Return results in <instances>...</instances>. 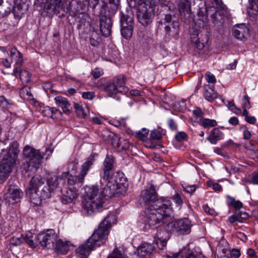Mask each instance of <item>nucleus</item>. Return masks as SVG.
<instances>
[{
	"mask_svg": "<svg viewBox=\"0 0 258 258\" xmlns=\"http://www.w3.org/2000/svg\"><path fill=\"white\" fill-rule=\"evenodd\" d=\"M203 95L209 102H213L218 97V94L214 90V85H205L204 88Z\"/></svg>",
	"mask_w": 258,
	"mask_h": 258,
	"instance_id": "nucleus-31",
	"label": "nucleus"
},
{
	"mask_svg": "<svg viewBox=\"0 0 258 258\" xmlns=\"http://www.w3.org/2000/svg\"><path fill=\"white\" fill-rule=\"evenodd\" d=\"M42 114L44 117H47L55 120L57 119L59 116L62 115V112L59 109L46 106L43 107Z\"/></svg>",
	"mask_w": 258,
	"mask_h": 258,
	"instance_id": "nucleus-28",
	"label": "nucleus"
},
{
	"mask_svg": "<svg viewBox=\"0 0 258 258\" xmlns=\"http://www.w3.org/2000/svg\"><path fill=\"white\" fill-rule=\"evenodd\" d=\"M76 14L78 15L76 21L79 29H85L90 26V17L88 14L86 12H81V13H76Z\"/></svg>",
	"mask_w": 258,
	"mask_h": 258,
	"instance_id": "nucleus-29",
	"label": "nucleus"
},
{
	"mask_svg": "<svg viewBox=\"0 0 258 258\" xmlns=\"http://www.w3.org/2000/svg\"><path fill=\"white\" fill-rule=\"evenodd\" d=\"M161 7L166 13L160 14L161 17L160 23L164 28L166 33L173 35L178 33V19L175 14V5L170 0H164L161 2Z\"/></svg>",
	"mask_w": 258,
	"mask_h": 258,
	"instance_id": "nucleus-4",
	"label": "nucleus"
},
{
	"mask_svg": "<svg viewBox=\"0 0 258 258\" xmlns=\"http://www.w3.org/2000/svg\"><path fill=\"white\" fill-rule=\"evenodd\" d=\"M112 82L116 86L117 89H119V92H126L127 90V88L125 87V82L124 80L123 76H118L115 77Z\"/></svg>",
	"mask_w": 258,
	"mask_h": 258,
	"instance_id": "nucleus-42",
	"label": "nucleus"
},
{
	"mask_svg": "<svg viewBox=\"0 0 258 258\" xmlns=\"http://www.w3.org/2000/svg\"><path fill=\"white\" fill-rule=\"evenodd\" d=\"M45 179L41 175L36 174L31 179L30 181V186L29 188V192L31 194L35 191H36L40 186L43 185L45 183Z\"/></svg>",
	"mask_w": 258,
	"mask_h": 258,
	"instance_id": "nucleus-26",
	"label": "nucleus"
},
{
	"mask_svg": "<svg viewBox=\"0 0 258 258\" xmlns=\"http://www.w3.org/2000/svg\"><path fill=\"white\" fill-rule=\"evenodd\" d=\"M252 3L251 6L248 10V13L250 16H252L253 18L256 17L258 12V0H252Z\"/></svg>",
	"mask_w": 258,
	"mask_h": 258,
	"instance_id": "nucleus-46",
	"label": "nucleus"
},
{
	"mask_svg": "<svg viewBox=\"0 0 258 258\" xmlns=\"http://www.w3.org/2000/svg\"><path fill=\"white\" fill-rule=\"evenodd\" d=\"M107 258H123V256L121 251L117 248H115L112 252L107 256Z\"/></svg>",
	"mask_w": 258,
	"mask_h": 258,
	"instance_id": "nucleus-59",
	"label": "nucleus"
},
{
	"mask_svg": "<svg viewBox=\"0 0 258 258\" xmlns=\"http://www.w3.org/2000/svg\"><path fill=\"white\" fill-rule=\"evenodd\" d=\"M249 32V29L244 24H237L232 29V35L237 39L244 40Z\"/></svg>",
	"mask_w": 258,
	"mask_h": 258,
	"instance_id": "nucleus-24",
	"label": "nucleus"
},
{
	"mask_svg": "<svg viewBox=\"0 0 258 258\" xmlns=\"http://www.w3.org/2000/svg\"><path fill=\"white\" fill-rule=\"evenodd\" d=\"M175 139L178 142L186 141L188 140V136L184 132H179L175 135Z\"/></svg>",
	"mask_w": 258,
	"mask_h": 258,
	"instance_id": "nucleus-53",
	"label": "nucleus"
},
{
	"mask_svg": "<svg viewBox=\"0 0 258 258\" xmlns=\"http://www.w3.org/2000/svg\"><path fill=\"white\" fill-rule=\"evenodd\" d=\"M148 209L156 210L164 217H170L173 210L172 202L168 197L158 198L156 186L152 183H148L145 190L141 195Z\"/></svg>",
	"mask_w": 258,
	"mask_h": 258,
	"instance_id": "nucleus-2",
	"label": "nucleus"
},
{
	"mask_svg": "<svg viewBox=\"0 0 258 258\" xmlns=\"http://www.w3.org/2000/svg\"><path fill=\"white\" fill-rule=\"evenodd\" d=\"M82 97L85 99L92 100L95 97L93 92H85L82 93Z\"/></svg>",
	"mask_w": 258,
	"mask_h": 258,
	"instance_id": "nucleus-63",
	"label": "nucleus"
},
{
	"mask_svg": "<svg viewBox=\"0 0 258 258\" xmlns=\"http://www.w3.org/2000/svg\"><path fill=\"white\" fill-rule=\"evenodd\" d=\"M226 198L228 200L227 205L228 206L232 207L235 210H239L242 208L243 204L240 201L236 200L234 198L229 195H227Z\"/></svg>",
	"mask_w": 258,
	"mask_h": 258,
	"instance_id": "nucleus-43",
	"label": "nucleus"
},
{
	"mask_svg": "<svg viewBox=\"0 0 258 258\" xmlns=\"http://www.w3.org/2000/svg\"><path fill=\"white\" fill-rule=\"evenodd\" d=\"M103 71L99 68H96L91 72V75L93 78L97 79L103 75Z\"/></svg>",
	"mask_w": 258,
	"mask_h": 258,
	"instance_id": "nucleus-58",
	"label": "nucleus"
},
{
	"mask_svg": "<svg viewBox=\"0 0 258 258\" xmlns=\"http://www.w3.org/2000/svg\"><path fill=\"white\" fill-rule=\"evenodd\" d=\"M10 56L14 59L16 66H23L24 64L23 56L15 47L12 48L10 51Z\"/></svg>",
	"mask_w": 258,
	"mask_h": 258,
	"instance_id": "nucleus-32",
	"label": "nucleus"
},
{
	"mask_svg": "<svg viewBox=\"0 0 258 258\" xmlns=\"http://www.w3.org/2000/svg\"><path fill=\"white\" fill-rule=\"evenodd\" d=\"M54 100L56 104L61 108L65 114H69L71 113V104L66 98L61 96H57L54 98Z\"/></svg>",
	"mask_w": 258,
	"mask_h": 258,
	"instance_id": "nucleus-30",
	"label": "nucleus"
},
{
	"mask_svg": "<svg viewBox=\"0 0 258 258\" xmlns=\"http://www.w3.org/2000/svg\"><path fill=\"white\" fill-rule=\"evenodd\" d=\"M250 183L253 184H258V172H254L252 173Z\"/></svg>",
	"mask_w": 258,
	"mask_h": 258,
	"instance_id": "nucleus-64",
	"label": "nucleus"
},
{
	"mask_svg": "<svg viewBox=\"0 0 258 258\" xmlns=\"http://www.w3.org/2000/svg\"><path fill=\"white\" fill-rule=\"evenodd\" d=\"M23 152L25 158L29 161L23 163L22 168L26 172L36 170L41 162L43 155L39 150L29 145L24 147Z\"/></svg>",
	"mask_w": 258,
	"mask_h": 258,
	"instance_id": "nucleus-9",
	"label": "nucleus"
},
{
	"mask_svg": "<svg viewBox=\"0 0 258 258\" xmlns=\"http://www.w3.org/2000/svg\"><path fill=\"white\" fill-rule=\"evenodd\" d=\"M203 208L205 212L209 215L213 216L217 215L215 210L213 208H210L207 204L203 205Z\"/></svg>",
	"mask_w": 258,
	"mask_h": 258,
	"instance_id": "nucleus-57",
	"label": "nucleus"
},
{
	"mask_svg": "<svg viewBox=\"0 0 258 258\" xmlns=\"http://www.w3.org/2000/svg\"><path fill=\"white\" fill-rule=\"evenodd\" d=\"M190 41L194 46L198 50L203 49L209 41V36L196 30L190 34Z\"/></svg>",
	"mask_w": 258,
	"mask_h": 258,
	"instance_id": "nucleus-14",
	"label": "nucleus"
},
{
	"mask_svg": "<svg viewBox=\"0 0 258 258\" xmlns=\"http://www.w3.org/2000/svg\"><path fill=\"white\" fill-rule=\"evenodd\" d=\"M174 109L179 112H184L186 110L185 101L182 100L174 105Z\"/></svg>",
	"mask_w": 258,
	"mask_h": 258,
	"instance_id": "nucleus-54",
	"label": "nucleus"
},
{
	"mask_svg": "<svg viewBox=\"0 0 258 258\" xmlns=\"http://www.w3.org/2000/svg\"><path fill=\"white\" fill-rule=\"evenodd\" d=\"M119 3L108 5L105 3L101 6L100 12V31L102 35L108 37L111 33L113 24L112 18L115 14Z\"/></svg>",
	"mask_w": 258,
	"mask_h": 258,
	"instance_id": "nucleus-7",
	"label": "nucleus"
},
{
	"mask_svg": "<svg viewBox=\"0 0 258 258\" xmlns=\"http://www.w3.org/2000/svg\"><path fill=\"white\" fill-rule=\"evenodd\" d=\"M20 93L22 94L24 97L26 98L28 100H32L33 99V95L30 92V88H23L20 92Z\"/></svg>",
	"mask_w": 258,
	"mask_h": 258,
	"instance_id": "nucleus-56",
	"label": "nucleus"
},
{
	"mask_svg": "<svg viewBox=\"0 0 258 258\" xmlns=\"http://www.w3.org/2000/svg\"><path fill=\"white\" fill-rule=\"evenodd\" d=\"M166 134V131L159 127L157 129L154 128L151 131L150 138L155 141H160L162 140L163 137Z\"/></svg>",
	"mask_w": 258,
	"mask_h": 258,
	"instance_id": "nucleus-35",
	"label": "nucleus"
},
{
	"mask_svg": "<svg viewBox=\"0 0 258 258\" xmlns=\"http://www.w3.org/2000/svg\"><path fill=\"white\" fill-rule=\"evenodd\" d=\"M71 245L70 241H63L58 238L53 249L57 254H66L70 250Z\"/></svg>",
	"mask_w": 258,
	"mask_h": 258,
	"instance_id": "nucleus-27",
	"label": "nucleus"
},
{
	"mask_svg": "<svg viewBox=\"0 0 258 258\" xmlns=\"http://www.w3.org/2000/svg\"><path fill=\"white\" fill-rule=\"evenodd\" d=\"M89 7L88 0H78L77 6L75 9L76 13H81L87 11Z\"/></svg>",
	"mask_w": 258,
	"mask_h": 258,
	"instance_id": "nucleus-40",
	"label": "nucleus"
},
{
	"mask_svg": "<svg viewBox=\"0 0 258 258\" xmlns=\"http://www.w3.org/2000/svg\"><path fill=\"white\" fill-rule=\"evenodd\" d=\"M205 79L207 81L211 84V85H214L216 82V79L215 76L210 72H207L205 74Z\"/></svg>",
	"mask_w": 258,
	"mask_h": 258,
	"instance_id": "nucleus-55",
	"label": "nucleus"
},
{
	"mask_svg": "<svg viewBox=\"0 0 258 258\" xmlns=\"http://www.w3.org/2000/svg\"><path fill=\"white\" fill-rule=\"evenodd\" d=\"M116 147L119 151H126L130 148L128 142L126 140H119Z\"/></svg>",
	"mask_w": 258,
	"mask_h": 258,
	"instance_id": "nucleus-49",
	"label": "nucleus"
},
{
	"mask_svg": "<svg viewBox=\"0 0 258 258\" xmlns=\"http://www.w3.org/2000/svg\"><path fill=\"white\" fill-rule=\"evenodd\" d=\"M225 128L224 126L213 128L210 131L207 140L212 144L216 145L218 141L223 140L224 134L220 130V128Z\"/></svg>",
	"mask_w": 258,
	"mask_h": 258,
	"instance_id": "nucleus-23",
	"label": "nucleus"
},
{
	"mask_svg": "<svg viewBox=\"0 0 258 258\" xmlns=\"http://www.w3.org/2000/svg\"><path fill=\"white\" fill-rule=\"evenodd\" d=\"M251 107L249 97L247 95H245L242 98V108L249 109Z\"/></svg>",
	"mask_w": 258,
	"mask_h": 258,
	"instance_id": "nucleus-61",
	"label": "nucleus"
},
{
	"mask_svg": "<svg viewBox=\"0 0 258 258\" xmlns=\"http://www.w3.org/2000/svg\"><path fill=\"white\" fill-rule=\"evenodd\" d=\"M155 250L152 244L144 242L138 247L137 253L139 258H151Z\"/></svg>",
	"mask_w": 258,
	"mask_h": 258,
	"instance_id": "nucleus-19",
	"label": "nucleus"
},
{
	"mask_svg": "<svg viewBox=\"0 0 258 258\" xmlns=\"http://www.w3.org/2000/svg\"><path fill=\"white\" fill-rule=\"evenodd\" d=\"M106 186L103 188V194L108 198H111L115 194L126 190L128 182L124 173L118 171L113 172L106 181Z\"/></svg>",
	"mask_w": 258,
	"mask_h": 258,
	"instance_id": "nucleus-6",
	"label": "nucleus"
},
{
	"mask_svg": "<svg viewBox=\"0 0 258 258\" xmlns=\"http://www.w3.org/2000/svg\"><path fill=\"white\" fill-rule=\"evenodd\" d=\"M167 124L169 128L173 131L177 130V124L172 118H169L167 120Z\"/></svg>",
	"mask_w": 258,
	"mask_h": 258,
	"instance_id": "nucleus-62",
	"label": "nucleus"
},
{
	"mask_svg": "<svg viewBox=\"0 0 258 258\" xmlns=\"http://www.w3.org/2000/svg\"><path fill=\"white\" fill-rule=\"evenodd\" d=\"M226 10H218L211 16L212 22L217 26H221L225 21L224 13Z\"/></svg>",
	"mask_w": 258,
	"mask_h": 258,
	"instance_id": "nucleus-33",
	"label": "nucleus"
},
{
	"mask_svg": "<svg viewBox=\"0 0 258 258\" xmlns=\"http://www.w3.org/2000/svg\"><path fill=\"white\" fill-rule=\"evenodd\" d=\"M62 190L63 195L61 198V202L63 204L71 203L77 198V189L75 187H64L63 186Z\"/></svg>",
	"mask_w": 258,
	"mask_h": 258,
	"instance_id": "nucleus-21",
	"label": "nucleus"
},
{
	"mask_svg": "<svg viewBox=\"0 0 258 258\" xmlns=\"http://www.w3.org/2000/svg\"><path fill=\"white\" fill-rule=\"evenodd\" d=\"M74 108L78 116L80 117L85 118L88 115V111H86L85 109L79 104L75 103Z\"/></svg>",
	"mask_w": 258,
	"mask_h": 258,
	"instance_id": "nucleus-48",
	"label": "nucleus"
},
{
	"mask_svg": "<svg viewBox=\"0 0 258 258\" xmlns=\"http://www.w3.org/2000/svg\"><path fill=\"white\" fill-rule=\"evenodd\" d=\"M199 124L205 128L215 127L217 122L215 119L201 117L198 121Z\"/></svg>",
	"mask_w": 258,
	"mask_h": 258,
	"instance_id": "nucleus-39",
	"label": "nucleus"
},
{
	"mask_svg": "<svg viewBox=\"0 0 258 258\" xmlns=\"http://www.w3.org/2000/svg\"><path fill=\"white\" fill-rule=\"evenodd\" d=\"M167 227V226H166ZM157 232L154 237V243H156L160 249H163L166 246L167 242L169 238V231L159 226H156Z\"/></svg>",
	"mask_w": 258,
	"mask_h": 258,
	"instance_id": "nucleus-15",
	"label": "nucleus"
},
{
	"mask_svg": "<svg viewBox=\"0 0 258 258\" xmlns=\"http://www.w3.org/2000/svg\"><path fill=\"white\" fill-rule=\"evenodd\" d=\"M60 182L63 186L75 187L76 185L82 184L84 181L80 180V175L75 176L71 174L69 172H64L60 175Z\"/></svg>",
	"mask_w": 258,
	"mask_h": 258,
	"instance_id": "nucleus-18",
	"label": "nucleus"
},
{
	"mask_svg": "<svg viewBox=\"0 0 258 258\" xmlns=\"http://www.w3.org/2000/svg\"><path fill=\"white\" fill-rule=\"evenodd\" d=\"M133 16L132 12L126 13L121 12L120 13L121 34L126 39L130 38L133 35L134 24Z\"/></svg>",
	"mask_w": 258,
	"mask_h": 258,
	"instance_id": "nucleus-11",
	"label": "nucleus"
},
{
	"mask_svg": "<svg viewBox=\"0 0 258 258\" xmlns=\"http://www.w3.org/2000/svg\"><path fill=\"white\" fill-rule=\"evenodd\" d=\"M213 2L215 4L213 7H215L218 10H226V6L222 0H213Z\"/></svg>",
	"mask_w": 258,
	"mask_h": 258,
	"instance_id": "nucleus-60",
	"label": "nucleus"
},
{
	"mask_svg": "<svg viewBox=\"0 0 258 258\" xmlns=\"http://www.w3.org/2000/svg\"><path fill=\"white\" fill-rule=\"evenodd\" d=\"M95 161V154L92 153L87 158L86 161L82 164L80 169V172L79 174L80 175V180L81 181H84L85 176L88 174L89 170L94 165Z\"/></svg>",
	"mask_w": 258,
	"mask_h": 258,
	"instance_id": "nucleus-22",
	"label": "nucleus"
},
{
	"mask_svg": "<svg viewBox=\"0 0 258 258\" xmlns=\"http://www.w3.org/2000/svg\"><path fill=\"white\" fill-rule=\"evenodd\" d=\"M169 199L173 200L175 206L180 209L184 203V196L181 191H176L174 195Z\"/></svg>",
	"mask_w": 258,
	"mask_h": 258,
	"instance_id": "nucleus-38",
	"label": "nucleus"
},
{
	"mask_svg": "<svg viewBox=\"0 0 258 258\" xmlns=\"http://www.w3.org/2000/svg\"><path fill=\"white\" fill-rule=\"evenodd\" d=\"M141 4L138 6L137 16L138 21L143 26L150 24L155 15V7L157 4L161 6L162 0H139ZM164 1V0H163Z\"/></svg>",
	"mask_w": 258,
	"mask_h": 258,
	"instance_id": "nucleus-8",
	"label": "nucleus"
},
{
	"mask_svg": "<svg viewBox=\"0 0 258 258\" xmlns=\"http://www.w3.org/2000/svg\"><path fill=\"white\" fill-rule=\"evenodd\" d=\"M167 258H207L205 256L196 254L195 255L192 252L190 251L188 249L184 248L175 253H170L167 255Z\"/></svg>",
	"mask_w": 258,
	"mask_h": 258,
	"instance_id": "nucleus-25",
	"label": "nucleus"
},
{
	"mask_svg": "<svg viewBox=\"0 0 258 258\" xmlns=\"http://www.w3.org/2000/svg\"><path fill=\"white\" fill-rule=\"evenodd\" d=\"M182 189L186 193L193 194L195 192L198 186L196 184L192 185H187L186 184H181Z\"/></svg>",
	"mask_w": 258,
	"mask_h": 258,
	"instance_id": "nucleus-51",
	"label": "nucleus"
},
{
	"mask_svg": "<svg viewBox=\"0 0 258 258\" xmlns=\"http://www.w3.org/2000/svg\"><path fill=\"white\" fill-rule=\"evenodd\" d=\"M12 11L11 5L8 2H6L0 7V17H4L8 16Z\"/></svg>",
	"mask_w": 258,
	"mask_h": 258,
	"instance_id": "nucleus-45",
	"label": "nucleus"
},
{
	"mask_svg": "<svg viewBox=\"0 0 258 258\" xmlns=\"http://www.w3.org/2000/svg\"><path fill=\"white\" fill-rule=\"evenodd\" d=\"M23 196L22 191L17 185L11 184L4 195V200L9 205H14L20 202Z\"/></svg>",
	"mask_w": 258,
	"mask_h": 258,
	"instance_id": "nucleus-13",
	"label": "nucleus"
},
{
	"mask_svg": "<svg viewBox=\"0 0 258 258\" xmlns=\"http://www.w3.org/2000/svg\"><path fill=\"white\" fill-rule=\"evenodd\" d=\"M116 220L115 215L108 214L99 223L98 229L94 230L91 237L76 250L78 256L81 258H87L94 248L104 244L108 238L110 228L112 224L116 223Z\"/></svg>",
	"mask_w": 258,
	"mask_h": 258,
	"instance_id": "nucleus-1",
	"label": "nucleus"
},
{
	"mask_svg": "<svg viewBox=\"0 0 258 258\" xmlns=\"http://www.w3.org/2000/svg\"><path fill=\"white\" fill-rule=\"evenodd\" d=\"M53 192L50 188L46 185L44 186L40 190L39 189L30 194V198L32 199V202L36 205L40 204V203L46 199H48L51 197V194Z\"/></svg>",
	"mask_w": 258,
	"mask_h": 258,
	"instance_id": "nucleus-17",
	"label": "nucleus"
},
{
	"mask_svg": "<svg viewBox=\"0 0 258 258\" xmlns=\"http://www.w3.org/2000/svg\"><path fill=\"white\" fill-rule=\"evenodd\" d=\"M25 6V4L22 5L19 3L11 6L12 12L14 14L15 18L19 19L22 17L25 13V10L23 9V7Z\"/></svg>",
	"mask_w": 258,
	"mask_h": 258,
	"instance_id": "nucleus-36",
	"label": "nucleus"
},
{
	"mask_svg": "<svg viewBox=\"0 0 258 258\" xmlns=\"http://www.w3.org/2000/svg\"><path fill=\"white\" fill-rule=\"evenodd\" d=\"M115 163L114 157L113 155L107 154L103 162L102 171L100 173V184H103V180L106 181L109 177V174L113 168Z\"/></svg>",
	"mask_w": 258,
	"mask_h": 258,
	"instance_id": "nucleus-16",
	"label": "nucleus"
},
{
	"mask_svg": "<svg viewBox=\"0 0 258 258\" xmlns=\"http://www.w3.org/2000/svg\"><path fill=\"white\" fill-rule=\"evenodd\" d=\"M178 7L181 15L189 14L191 12L190 0H178Z\"/></svg>",
	"mask_w": 258,
	"mask_h": 258,
	"instance_id": "nucleus-34",
	"label": "nucleus"
},
{
	"mask_svg": "<svg viewBox=\"0 0 258 258\" xmlns=\"http://www.w3.org/2000/svg\"><path fill=\"white\" fill-rule=\"evenodd\" d=\"M104 90L109 96L112 97H114V96L119 92V89L116 88L113 82L107 83L105 86Z\"/></svg>",
	"mask_w": 258,
	"mask_h": 258,
	"instance_id": "nucleus-41",
	"label": "nucleus"
},
{
	"mask_svg": "<svg viewBox=\"0 0 258 258\" xmlns=\"http://www.w3.org/2000/svg\"><path fill=\"white\" fill-rule=\"evenodd\" d=\"M22 66H17L13 70L12 75L16 77L19 76L21 81L24 80V75L28 74V71L26 70H23L21 69Z\"/></svg>",
	"mask_w": 258,
	"mask_h": 258,
	"instance_id": "nucleus-44",
	"label": "nucleus"
},
{
	"mask_svg": "<svg viewBox=\"0 0 258 258\" xmlns=\"http://www.w3.org/2000/svg\"><path fill=\"white\" fill-rule=\"evenodd\" d=\"M164 218L165 217L156 210H150V212L145 217V224L146 226L148 225L149 227L154 226L162 223Z\"/></svg>",
	"mask_w": 258,
	"mask_h": 258,
	"instance_id": "nucleus-20",
	"label": "nucleus"
},
{
	"mask_svg": "<svg viewBox=\"0 0 258 258\" xmlns=\"http://www.w3.org/2000/svg\"><path fill=\"white\" fill-rule=\"evenodd\" d=\"M149 130L146 128H142L136 133V137L140 140L144 141L149 135Z\"/></svg>",
	"mask_w": 258,
	"mask_h": 258,
	"instance_id": "nucleus-50",
	"label": "nucleus"
},
{
	"mask_svg": "<svg viewBox=\"0 0 258 258\" xmlns=\"http://www.w3.org/2000/svg\"><path fill=\"white\" fill-rule=\"evenodd\" d=\"M24 238L21 235L18 234L16 236H12L9 240L11 245L18 246L23 243Z\"/></svg>",
	"mask_w": 258,
	"mask_h": 258,
	"instance_id": "nucleus-47",
	"label": "nucleus"
},
{
	"mask_svg": "<svg viewBox=\"0 0 258 258\" xmlns=\"http://www.w3.org/2000/svg\"><path fill=\"white\" fill-rule=\"evenodd\" d=\"M85 194L88 198L82 202L83 208L89 215L99 212L104 203V198L107 197L100 192L97 185H85L84 187Z\"/></svg>",
	"mask_w": 258,
	"mask_h": 258,
	"instance_id": "nucleus-3",
	"label": "nucleus"
},
{
	"mask_svg": "<svg viewBox=\"0 0 258 258\" xmlns=\"http://www.w3.org/2000/svg\"><path fill=\"white\" fill-rule=\"evenodd\" d=\"M38 243L43 248L53 249L58 238V236L52 229H47L39 233L36 237Z\"/></svg>",
	"mask_w": 258,
	"mask_h": 258,
	"instance_id": "nucleus-12",
	"label": "nucleus"
},
{
	"mask_svg": "<svg viewBox=\"0 0 258 258\" xmlns=\"http://www.w3.org/2000/svg\"><path fill=\"white\" fill-rule=\"evenodd\" d=\"M37 236L35 237V240L33 239V236H27L25 237V241L26 243H27L32 248H36L38 246V242L37 239L36 238Z\"/></svg>",
	"mask_w": 258,
	"mask_h": 258,
	"instance_id": "nucleus-52",
	"label": "nucleus"
},
{
	"mask_svg": "<svg viewBox=\"0 0 258 258\" xmlns=\"http://www.w3.org/2000/svg\"><path fill=\"white\" fill-rule=\"evenodd\" d=\"M191 224L188 218L173 220L167 224V230L171 233L186 235L191 231Z\"/></svg>",
	"mask_w": 258,
	"mask_h": 258,
	"instance_id": "nucleus-10",
	"label": "nucleus"
},
{
	"mask_svg": "<svg viewBox=\"0 0 258 258\" xmlns=\"http://www.w3.org/2000/svg\"><path fill=\"white\" fill-rule=\"evenodd\" d=\"M19 144L16 141L12 142L0 165V180L4 181L9 176L15 165L19 163L18 156Z\"/></svg>",
	"mask_w": 258,
	"mask_h": 258,
	"instance_id": "nucleus-5",
	"label": "nucleus"
},
{
	"mask_svg": "<svg viewBox=\"0 0 258 258\" xmlns=\"http://www.w3.org/2000/svg\"><path fill=\"white\" fill-rule=\"evenodd\" d=\"M59 184H62V182H60V175L50 176L46 181V185L53 191L58 187Z\"/></svg>",
	"mask_w": 258,
	"mask_h": 258,
	"instance_id": "nucleus-37",
	"label": "nucleus"
}]
</instances>
